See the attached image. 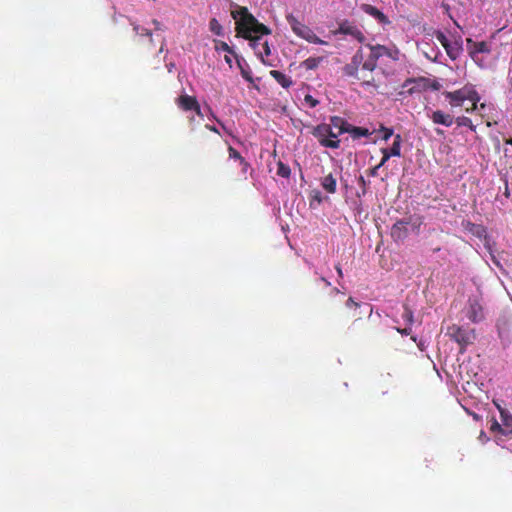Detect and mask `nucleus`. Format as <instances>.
Returning a JSON list of instances; mask_svg holds the SVG:
<instances>
[{
    "label": "nucleus",
    "instance_id": "1",
    "mask_svg": "<svg viewBox=\"0 0 512 512\" xmlns=\"http://www.w3.org/2000/svg\"><path fill=\"white\" fill-rule=\"evenodd\" d=\"M231 16L236 21L237 35L250 41V46L254 49L256 55L265 65L264 56L271 54L269 43L264 41L260 43L261 36L271 34V29L260 23L248 10L247 7H238L237 10L231 12Z\"/></svg>",
    "mask_w": 512,
    "mask_h": 512
},
{
    "label": "nucleus",
    "instance_id": "2",
    "mask_svg": "<svg viewBox=\"0 0 512 512\" xmlns=\"http://www.w3.org/2000/svg\"><path fill=\"white\" fill-rule=\"evenodd\" d=\"M442 95L452 112H455L457 108H464L466 113H473L478 110V103L481 99L472 85H465L455 91H444Z\"/></svg>",
    "mask_w": 512,
    "mask_h": 512
},
{
    "label": "nucleus",
    "instance_id": "3",
    "mask_svg": "<svg viewBox=\"0 0 512 512\" xmlns=\"http://www.w3.org/2000/svg\"><path fill=\"white\" fill-rule=\"evenodd\" d=\"M370 49V55L368 59L365 61V64H363V69L366 70L369 73H373V71L377 67L378 60L386 56L392 60H398L399 59V50L393 46V47H386L384 45H367Z\"/></svg>",
    "mask_w": 512,
    "mask_h": 512
},
{
    "label": "nucleus",
    "instance_id": "4",
    "mask_svg": "<svg viewBox=\"0 0 512 512\" xmlns=\"http://www.w3.org/2000/svg\"><path fill=\"white\" fill-rule=\"evenodd\" d=\"M286 20H287L288 24L290 25L293 33L296 36H298L299 38H302L312 44H318V45H327L328 44L326 41L319 38L309 26H307L305 23L300 21L293 14H288L286 16Z\"/></svg>",
    "mask_w": 512,
    "mask_h": 512
},
{
    "label": "nucleus",
    "instance_id": "5",
    "mask_svg": "<svg viewBox=\"0 0 512 512\" xmlns=\"http://www.w3.org/2000/svg\"><path fill=\"white\" fill-rule=\"evenodd\" d=\"M466 316L473 323H478L484 319V308L480 296L473 295L468 298Z\"/></svg>",
    "mask_w": 512,
    "mask_h": 512
},
{
    "label": "nucleus",
    "instance_id": "6",
    "mask_svg": "<svg viewBox=\"0 0 512 512\" xmlns=\"http://www.w3.org/2000/svg\"><path fill=\"white\" fill-rule=\"evenodd\" d=\"M328 134V124H319L312 130V135L318 140L321 146L338 149L340 147V140L329 139Z\"/></svg>",
    "mask_w": 512,
    "mask_h": 512
},
{
    "label": "nucleus",
    "instance_id": "7",
    "mask_svg": "<svg viewBox=\"0 0 512 512\" xmlns=\"http://www.w3.org/2000/svg\"><path fill=\"white\" fill-rule=\"evenodd\" d=\"M446 334L461 347V351L472 342L470 333L464 330L459 325L453 324L447 328Z\"/></svg>",
    "mask_w": 512,
    "mask_h": 512
},
{
    "label": "nucleus",
    "instance_id": "8",
    "mask_svg": "<svg viewBox=\"0 0 512 512\" xmlns=\"http://www.w3.org/2000/svg\"><path fill=\"white\" fill-rule=\"evenodd\" d=\"M334 33L349 35L360 43L365 41V35L363 32L355 24L349 22L348 20L341 22Z\"/></svg>",
    "mask_w": 512,
    "mask_h": 512
},
{
    "label": "nucleus",
    "instance_id": "9",
    "mask_svg": "<svg viewBox=\"0 0 512 512\" xmlns=\"http://www.w3.org/2000/svg\"><path fill=\"white\" fill-rule=\"evenodd\" d=\"M343 72L346 76L353 77L358 81H361L363 85H372L374 82L372 73H360L359 69L351 63H348L344 66Z\"/></svg>",
    "mask_w": 512,
    "mask_h": 512
},
{
    "label": "nucleus",
    "instance_id": "10",
    "mask_svg": "<svg viewBox=\"0 0 512 512\" xmlns=\"http://www.w3.org/2000/svg\"><path fill=\"white\" fill-rule=\"evenodd\" d=\"M409 224V219H401L392 225L390 234L394 241H404L407 238Z\"/></svg>",
    "mask_w": 512,
    "mask_h": 512
},
{
    "label": "nucleus",
    "instance_id": "11",
    "mask_svg": "<svg viewBox=\"0 0 512 512\" xmlns=\"http://www.w3.org/2000/svg\"><path fill=\"white\" fill-rule=\"evenodd\" d=\"M467 47L469 49V53H470L472 59L476 63H478V61H479V54L490 53V51H491L489 44L485 41L474 42L471 39H468Z\"/></svg>",
    "mask_w": 512,
    "mask_h": 512
},
{
    "label": "nucleus",
    "instance_id": "12",
    "mask_svg": "<svg viewBox=\"0 0 512 512\" xmlns=\"http://www.w3.org/2000/svg\"><path fill=\"white\" fill-rule=\"evenodd\" d=\"M428 117L434 124L450 127L454 124V116L442 110H433L428 114Z\"/></svg>",
    "mask_w": 512,
    "mask_h": 512
},
{
    "label": "nucleus",
    "instance_id": "13",
    "mask_svg": "<svg viewBox=\"0 0 512 512\" xmlns=\"http://www.w3.org/2000/svg\"><path fill=\"white\" fill-rule=\"evenodd\" d=\"M361 10L368 14L369 16L373 17L374 19H376L378 21V23L382 24V25H389L391 23V21L389 20V18L383 13L381 12L378 8H376L375 6L373 5H370V4H362L361 5Z\"/></svg>",
    "mask_w": 512,
    "mask_h": 512
},
{
    "label": "nucleus",
    "instance_id": "14",
    "mask_svg": "<svg viewBox=\"0 0 512 512\" xmlns=\"http://www.w3.org/2000/svg\"><path fill=\"white\" fill-rule=\"evenodd\" d=\"M175 102L178 108L185 112L192 111L198 103L196 97L187 94L180 95Z\"/></svg>",
    "mask_w": 512,
    "mask_h": 512
},
{
    "label": "nucleus",
    "instance_id": "15",
    "mask_svg": "<svg viewBox=\"0 0 512 512\" xmlns=\"http://www.w3.org/2000/svg\"><path fill=\"white\" fill-rule=\"evenodd\" d=\"M332 129L337 130V134H343L348 132L349 123L339 116H332L330 118V124Z\"/></svg>",
    "mask_w": 512,
    "mask_h": 512
},
{
    "label": "nucleus",
    "instance_id": "16",
    "mask_svg": "<svg viewBox=\"0 0 512 512\" xmlns=\"http://www.w3.org/2000/svg\"><path fill=\"white\" fill-rule=\"evenodd\" d=\"M321 186L326 192L334 194L337 188L336 178L331 173L326 175L322 178Z\"/></svg>",
    "mask_w": 512,
    "mask_h": 512
},
{
    "label": "nucleus",
    "instance_id": "17",
    "mask_svg": "<svg viewBox=\"0 0 512 512\" xmlns=\"http://www.w3.org/2000/svg\"><path fill=\"white\" fill-rule=\"evenodd\" d=\"M270 75L274 78L278 84H280L283 88H289L293 82L290 77L286 76L284 73L278 70H271Z\"/></svg>",
    "mask_w": 512,
    "mask_h": 512
},
{
    "label": "nucleus",
    "instance_id": "18",
    "mask_svg": "<svg viewBox=\"0 0 512 512\" xmlns=\"http://www.w3.org/2000/svg\"><path fill=\"white\" fill-rule=\"evenodd\" d=\"M499 413H500V417H501V421H502V427L505 428V429H511L512 428V415L509 413L508 410H506L505 408L501 407L498 403H496L495 401L493 402Z\"/></svg>",
    "mask_w": 512,
    "mask_h": 512
},
{
    "label": "nucleus",
    "instance_id": "19",
    "mask_svg": "<svg viewBox=\"0 0 512 512\" xmlns=\"http://www.w3.org/2000/svg\"><path fill=\"white\" fill-rule=\"evenodd\" d=\"M229 158L239 161L242 172L245 174L249 168V163L241 156V154L232 146L228 147Z\"/></svg>",
    "mask_w": 512,
    "mask_h": 512
},
{
    "label": "nucleus",
    "instance_id": "20",
    "mask_svg": "<svg viewBox=\"0 0 512 512\" xmlns=\"http://www.w3.org/2000/svg\"><path fill=\"white\" fill-rule=\"evenodd\" d=\"M346 307L347 308H353L355 311L357 309H362L364 308V312L368 314V316H371L372 314V311H373V308H372V305L371 304H361V303H358L356 302L352 297H349L346 301Z\"/></svg>",
    "mask_w": 512,
    "mask_h": 512
},
{
    "label": "nucleus",
    "instance_id": "21",
    "mask_svg": "<svg viewBox=\"0 0 512 512\" xmlns=\"http://www.w3.org/2000/svg\"><path fill=\"white\" fill-rule=\"evenodd\" d=\"M425 78L413 79L409 78L405 81L403 87L407 88V92L409 94H413L415 92L420 91V83L424 82Z\"/></svg>",
    "mask_w": 512,
    "mask_h": 512
},
{
    "label": "nucleus",
    "instance_id": "22",
    "mask_svg": "<svg viewBox=\"0 0 512 512\" xmlns=\"http://www.w3.org/2000/svg\"><path fill=\"white\" fill-rule=\"evenodd\" d=\"M323 57H309L301 62V67L306 70H314L323 62Z\"/></svg>",
    "mask_w": 512,
    "mask_h": 512
},
{
    "label": "nucleus",
    "instance_id": "23",
    "mask_svg": "<svg viewBox=\"0 0 512 512\" xmlns=\"http://www.w3.org/2000/svg\"><path fill=\"white\" fill-rule=\"evenodd\" d=\"M490 431L497 432L507 438H512V428L511 429L503 428L495 418L492 419Z\"/></svg>",
    "mask_w": 512,
    "mask_h": 512
},
{
    "label": "nucleus",
    "instance_id": "24",
    "mask_svg": "<svg viewBox=\"0 0 512 512\" xmlns=\"http://www.w3.org/2000/svg\"><path fill=\"white\" fill-rule=\"evenodd\" d=\"M235 58H236V61H237V65L240 69V72H241V75L242 77L248 81V82H253V77H252V73L251 71L249 70V67L245 68L243 65H242V62H244V59L243 58H240L238 55H235ZM246 66H248L247 64H245Z\"/></svg>",
    "mask_w": 512,
    "mask_h": 512
},
{
    "label": "nucleus",
    "instance_id": "25",
    "mask_svg": "<svg viewBox=\"0 0 512 512\" xmlns=\"http://www.w3.org/2000/svg\"><path fill=\"white\" fill-rule=\"evenodd\" d=\"M353 138L367 137L370 132L367 128L349 125L348 132Z\"/></svg>",
    "mask_w": 512,
    "mask_h": 512
},
{
    "label": "nucleus",
    "instance_id": "26",
    "mask_svg": "<svg viewBox=\"0 0 512 512\" xmlns=\"http://www.w3.org/2000/svg\"><path fill=\"white\" fill-rule=\"evenodd\" d=\"M401 142L402 137L400 134H397L394 136V141L392 146L388 149L390 151V154H393V156H400L401 155Z\"/></svg>",
    "mask_w": 512,
    "mask_h": 512
},
{
    "label": "nucleus",
    "instance_id": "27",
    "mask_svg": "<svg viewBox=\"0 0 512 512\" xmlns=\"http://www.w3.org/2000/svg\"><path fill=\"white\" fill-rule=\"evenodd\" d=\"M401 316H402V319L404 320V322L407 325H409V326L413 325V323H414V314H413L412 309L407 304L403 305V313H402Z\"/></svg>",
    "mask_w": 512,
    "mask_h": 512
},
{
    "label": "nucleus",
    "instance_id": "28",
    "mask_svg": "<svg viewBox=\"0 0 512 512\" xmlns=\"http://www.w3.org/2000/svg\"><path fill=\"white\" fill-rule=\"evenodd\" d=\"M351 64H353L356 68H358L360 70L365 71L363 69V64H365V61H364V56H363V53H362V50H358L352 57L351 59Z\"/></svg>",
    "mask_w": 512,
    "mask_h": 512
},
{
    "label": "nucleus",
    "instance_id": "29",
    "mask_svg": "<svg viewBox=\"0 0 512 512\" xmlns=\"http://www.w3.org/2000/svg\"><path fill=\"white\" fill-rule=\"evenodd\" d=\"M435 37L439 41V43L445 48L447 54H450V46H451V44H450V41L447 38V36L443 32L437 31L435 33Z\"/></svg>",
    "mask_w": 512,
    "mask_h": 512
},
{
    "label": "nucleus",
    "instance_id": "30",
    "mask_svg": "<svg viewBox=\"0 0 512 512\" xmlns=\"http://www.w3.org/2000/svg\"><path fill=\"white\" fill-rule=\"evenodd\" d=\"M209 29L217 36L223 35V27L216 18H212L209 22Z\"/></svg>",
    "mask_w": 512,
    "mask_h": 512
},
{
    "label": "nucleus",
    "instance_id": "31",
    "mask_svg": "<svg viewBox=\"0 0 512 512\" xmlns=\"http://www.w3.org/2000/svg\"><path fill=\"white\" fill-rule=\"evenodd\" d=\"M291 174V169L288 165L284 164L283 162L279 161L277 164V175L281 176L283 178H289Z\"/></svg>",
    "mask_w": 512,
    "mask_h": 512
},
{
    "label": "nucleus",
    "instance_id": "32",
    "mask_svg": "<svg viewBox=\"0 0 512 512\" xmlns=\"http://www.w3.org/2000/svg\"><path fill=\"white\" fill-rule=\"evenodd\" d=\"M215 49L216 51H224L228 54H231L235 57L237 55L234 50L224 41H215Z\"/></svg>",
    "mask_w": 512,
    "mask_h": 512
},
{
    "label": "nucleus",
    "instance_id": "33",
    "mask_svg": "<svg viewBox=\"0 0 512 512\" xmlns=\"http://www.w3.org/2000/svg\"><path fill=\"white\" fill-rule=\"evenodd\" d=\"M472 120L467 117V116H457V117H454V123L458 126V127H467V126H470V122Z\"/></svg>",
    "mask_w": 512,
    "mask_h": 512
},
{
    "label": "nucleus",
    "instance_id": "34",
    "mask_svg": "<svg viewBox=\"0 0 512 512\" xmlns=\"http://www.w3.org/2000/svg\"><path fill=\"white\" fill-rule=\"evenodd\" d=\"M304 101L306 104H308L311 108L313 107H316L318 104H319V101L316 100L313 96L311 95H306L305 98H304Z\"/></svg>",
    "mask_w": 512,
    "mask_h": 512
},
{
    "label": "nucleus",
    "instance_id": "35",
    "mask_svg": "<svg viewBox=\"0 0 512 512\" xmlns=\"http://www.w3.org/2000/svg\"><path fill=\"white\" fill-rule=\"evenodd\" d=\"M328 138L329 139H332V140H339L338 137L341 135V134H337V131H334L331 127V125H328Z\"/></svg>",
    "mask_w": 512,
    "mask_h": 512
},
{
    "label": "nucleus",
    "instance_id": "36",
    "mask_svg": "<svg viewBox=\"0 0 512 512\" xmlns=\"http://www.w3.org/2000/svg\"><path fill=\"white\" fill-rule=\"evenodd\" d=\"M383 131V139L388 140L393 135V129L391 128H382Z\"/></svg>",
    "mask_w": 512,
    "mask_h": 512
},
{
    "label": "nucleus",
    "instance_id": "37",
    "mask_svg": "<svg viewBox=\"0 0 512 512\" xmlns=\"http://www.w3.org/2000/svg\"><path fill=\"white\" fill-rule=\"evenodd\" d=\"M398 332H400L402 335H410L412 333V326H407L404 329H398Z\"/></svg>",
    "mask_w": 512,
    "mask_h": 512
},
{
    "label": "nucleus",
    "instance_id": "38",
    "mask_svg": "<svg viewBox=\"0 0 512 512\" xmlns=\"http://www.w3.org/2000/svg\"><path fill=\"white\" fill-rule=\"evenodd\" d=\"M192 111H193V112H195V114H196L197 116H199L200 118H203V113H202V111H201V107H200V104H199V103H197V104L195 105V107H194V109H193Z\"/></svg>",
    "mask_w": 512,
    "mask_h": 512
},
{
    "label": "nucleus",
    "instance_id": "39",
    "mask_svg": "<svg viewBox=\"0 0 512 512\" xmlns=\"http://www.w3.org/2000/svg\"><path fill=\"white\" fill-rule=\"evenodd\" d=\"M379 168H380L379 164H378L377 166H375V167L371 168V169L369 170V175H370V176H372V177L377 176V175H378V170H379Z\"/></svg>",
    "mask_w": 512,
    "mask_h": 512
},
{
    "label": "nucleus",
    "instance_id": "40",
    "mask_svg": "<svg viewBox=\"0 0 512 512\" xmlns=\"http://www.w3.org/2000/svg\"><path fill=\"white\" fill-rule=\"evenodd\" d=\"M139 35H146L152 40V32L146 28L141 29V32Z\"/></svg>",
    "mask_w": 512,
    "mask_h": 512
},
{
    "label": "nucleus",
    "instance_id": "41",
    "mask_svg": "<svg viewBox=\"0 0 512 512\" xmlns=\"http://www.w3.org/2000/svg\"><path fill=\"white\" fill-rule=\"evenodd\" d=\"M381 151H382L383 157L390 159V157L393 156V154H390V151L388 150V148H383Z\"/></svg>",
    "mask_w": 512,
    "mask_h": 512
},
{
    "label": "nucleus",
    "instance_id": "42",
    "mask_svg": "<svg viewBox=\"0 0 512 512\" xmlns=\"http://www.w3.org/2000/svg\"><path fill=\"white\" fill-rule=\"evenodd\" d=\"M230 55L231 54L225 55L224 60L229 65V67H232V59Z\"/></svg>",
    "mask_w": 512,
    "mask_h": 512
},
{
    "label": "nucleus",
    "instance_id": "43",
    "mask_svg": "<svg viewBox=\"0 0 512 512\" xmlns=\"http://www.w3.org/2000/svg\"><path fill=\"white\" fill-rule=\"evenodd\" d=\"M141 29H143V28H142V27H140L139 25H137V24H134V25H133V30H134V32H135L136 34H138V35H139V34H140V32H141Z\"/></svg>",
    "mask_w": 512,
    "mask_h": 512
},
{
    "label": "nucleus",
    "instance_id": "44",
    "mask_svg": "<svg viewBox=\"0 0 512 512\" xmlns=\"http://www.w3.org/2000/svg\"><path fill=\"white\" fill-rule=\"evenodd\" d=\"M152 23L154 24L156 30L161 29V23L158 20L154 19Z\"/></svg>",
    "mask_w": 512,
    "mask_h": 512
},
{
    "label": "nucleus",
    "instance_id": "45",
    "mask_svg": "<svg viewBox=\"0 0 512 512\" xmlns=\"http://www.w3.org/2000/svg\"><path fill=\"white\" fill-rule=\"evenodd\" d=\"M206 128L214 133H219L218 129L215 126L206 125Z\"/></svg>",
    "mask_w": 512,
    "mask_h": 512
},
{
    "label": "nucleus",
    "instance_id": "46",
    "mask_svg": "<svg viewBox=\"0 0 512 512\" xmlns=\"http://www.w3.org/2000/svg\"><path fill=\"white\" fill-rule=\"evenodd\" d=\"M358 182L359 184L362 186V187H365L366 186V181L364 179L363 176H360L359 179H358Z\"/></svg>",
    "mask_w": 512,
    "mask_h": 512
},
{
    "label": "nucleus",
    "instance_id": "47",
    "mask_svg": "<svg viewBox=\"0 0 512 512\" xmlns=\"http://www.w3.org/2000/svg\"><path fill=\"white\" fill-rule=\"evenodd\" d=\"M335 268H336L338 276L340 278H342L343 277V272H342V269H341L340 265H337Z\"/></svg>",
    "mask_w": 512,
    "mask_h": 512
},
{
    "label": "nucleus",
    "instance_id": "48",
    "mask_svg": "<svg viewBox=\"0 0 512 512\" xmlns=\"http://www.w3.org/2000/svg\"><path fill=\"white\" fill-rule=\"evenodd\" d=\"M320 280L325 284V286L330 287L331 283L324 277H321Z\"/></svg>",
    "mask_w": 512,
    "mask_h": 512
},
{
    "label": "nucleus",
    "instance_id": "49",
    "mask_svg": "<svg viewBox=\"0 0 512 512\" xmlns=\"http://www.w3.org/2000/svg\"><path fill=\"white\" fill-rule=\"evenodd\" d=\"M389 159L386 158V157H382L380 163H379V166L382 167Z\"/></svg>",
    "mask_w": 512,
    "mask_h": 512
},
{
    "label": "nucleus",
    "instance_id": "50",
    "mask_svg": "<svg viewBox=\"0 0 512 512\" xmlns=\"http://www.w3.org/2000/svg\"><path fill=\"white\" fill-rule=\"evenodd\" d=\"M471 131L476 132V126L473 124V122H470V126H467Z\"/></svg>",
    "mask_w": 512,
    "mask_h": 512
},
{
    "label": "nucleus",
    "instance_id": "51",
    "mask_svg": "<svg viewBox=\"0 0 512 512\" xmlns=\"http://www.w3.org/2000/svg\"><path fill=\"white\" fill-rule=\"evenodd\" d=\"M361 314H362V311H360L359 313H356V312H355V313L353 314V317H355V318H356L355 320H358V319H360V318H361Z\"/></svg>",
    "mask_w": 512,
    "mask_h": 512
},
{
    "label": "nucleus",
    "instance_id": "52",
    "mask_svg": "<svg viewBox=\"0 0 512 512\" xmlns=\"http://www.w3.org/2000/svg\"><path fill=\"white\" fill-rule=\"evenodd\" d=\"M435 132H436V134H437L438 136H443V135H444V131H443V130H441V129H436V130H435Z\"/></svg>",
    "mask_w": 512,
    "mask_h": 512
},
{
    "label": "nucleus",
    "instance_id": "53",
    "mask_svg": "<svg viewBox=\"0 0 512 512\" xmlns=\"http://www.w3.org/2000/svg\"><path fill=\"white\" fill-rule=\"evenodd\" d=\"M486 104L485 103H478V109L483 110L485 109Z\"/></svg>",
    "mask_w": 512,
    "mask_h": 512
},
{
    "label": "nucleus",
    "instance_id": "54",
    "mask_svg": "<svg viewBox=\"0 0 512 512\" xmlns=\"http://www.w3.org/2000/svg\"><path fill=\"white\" fill-rule=\"evenodd\" d=\"M472 416L477 421L481 419V417L478 414H476V413H473Z\"/></svg>",
    "mask_w": 512,
    "mask_h": 512
},
{
    "label": "nucleus",
    "instance_id": "55",
    "mask_svg": "<svg viewBox=\"0 0 512 512\" xmlns=\"http://www.w3.org/2000/svg\"><path fill=\"white\" fill-rule=\"evenodd\" d=\"M452 59H455L456 56L453 54L452 49L450 48V54H448Z\"/></svg>",
    "mask_w": 512,
    "mask_h": 512
},
{
    "label": "nucleus",
    "instance_id": "56",
    "mask_svg": "<svg viewBox=\"0 0 512 512\" xmlns=\"http://www.w3.org/2000/svg\"><path fill=\"white\" fill-rule=\"evenodd\" d=\"M509 85H510V90L512 92V76L509 78Z\"/></svg>",
    "mask_w": 512,
    "mask_h": 512
},
{
    "label": "nucleus",
    "instance_id": "57",
    "mask_svg": "<svg viewBox=\"0 0 512 512\" xmlns=\"http://www.w3.org/2000/svg\"><path fill=\"white\" fill-rule=\"evenodd\" d=\"M194 121H195V118H194V117H190V118H189V123H190V124H192Z\"/></svg>",
    "mask_w": 512,
    "mask_h": 512
},
{
    "label": "nucleus",
    "instance_id": "58",
    "mask_svg": "<svg viewBox=\"0 0 512 512\" xmlns=\"http://www.w3.org/2000/svg\"><path fill=\"white\" fill-rule=\"evenodd\" d=\"M332 290H333L335 293H338V292H339L338 288H336V287H334Z\"/></svg>",
    "mask_w": 512,
    "mask_h": 512
},
{
    "label": "nucleus",
    "instance_id": "59",
    "mask_svg": "<svg viewBox=\"0 0 512 512\" xmlns=\"http://www.w3.org/2000/svg\"><path fill=\"white\" fill-rule=\"evenodd\" d=\"M507 143H508V144H512V140H508V141H507Z\"/></svg>",
    "mask_w": 512,
    "mask_h": 512
}]
</instances>
